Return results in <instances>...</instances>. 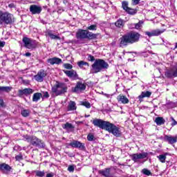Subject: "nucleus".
<instances>
[{
    "instance_id": "f257e3e1",
    "label": "nucleus",
    "mask_w": 177,
    "mask_h": 177,
    "mask_svg": "<svg viewBox=\"0 0 177 177\" xmlns=\"http://www.w3.org/2000/svg\"><path fill=\"white\" fill-rule=\"evenodd\" d=\"M140 39V34L138 32L130 31L124 35H123L118 39L119 48H127L128 45H132L139 42Z\"/></svg>"
},
{
    "instance_id": "f03ea898",
    "label": "nucleus",
    "mask_w": 177,
    "mask_h": 177,
    "mask_svg": "<svg viewBox=\"0 0 177 177\" xmlns=\"http://www.w3.org/2000/svg\"><path fill=\"white\" fill-rule=\"evenodd\" d=\"M107 68H109V64L104 59H97L91 65V74H97V73L107 70Z\"/></svg>"
},
{
    "instance_id": "7ed1b4c3",
    "label": "nucleus",
    "mask_w": 177,
    "mask_h": 177,
    "mask_svg": "<svg viewBox=\"0 0 177 177\" xmlns=\"http://www.w3.org/2000/svg\"><path fill=\"white\" fill-rule=\"evenodd\" d=\"M77 39H96L97 34L92 33L86 30L80 29L76 33Z\"/></svg>"
},
{
    "instance_id": "20e7f679",
    "label": "nucleus",
    "mask_w": 177,
    "mask_h": 177,
    "mask_svg": "<svg viewBox=\"0 0 177 177\" xmlns=\"http://www.w3.org/2000/svg\"><path fill=\"white\" fill-rule=\"evenodd\" d=\"M24 139L26 142L30 143L32 146H35V147H39V149H44L45 147V143L36 136L26 135L24 136Z\"/></svg>"
},
{
    "instance_id": "39448f33",
    "label": "nucleus",
    "mask_w": 177,
    "mask_h": 177,
    "mask_svg": "<svg viewBox=\"0 0 177 177\" xmlns=\"http://www.w3.org/2000/svg\"><path fill=\"white\" fill-rule=\"evenodd\" d=\"M15 16L9 12L0 10V24H13Z\"/></svg>"
},
{
    "instance_id": "423d86ee",
    "label": "nucleus",
    "mask_w": 177,
    "mask_h": 177,
    "mask_svg": "<svg viewBox=\"0 0 177 177\" xmlns=\"http://www.w3.org/2000/svg\"><path fill=\"white\" fill-rule=\"evenodd\" d=\"M67 86L64 83L56 82V84L52 87V93H55L56 96H60L67 92Z\"/></svg>"
},
{
    "instance_id": "0eeeda50",
    "label": "nucleus",
    "mask_w": 177,
    "mask_h": 177,
    "mask_svg": "<svg viewBox=\"0 0 177 177\" xmlns=\"http://www.w3.org/2000/svg\"><path fill=\"white\" fill-rule=\"evenodd\" d=\"M105 131L109 132V133H112L114 136L117 138H120L121 136V131L120 130V127L115 126L113 123H109Z\"/></svg>"
},
{
    "instance_id": "6e6552de",
    "label": "nucleus",
    "mask_w": 177,
    "mask_h": 177,
    "mask_svg": "<svg viewBox=\"0 0 177 177\" xmlns=\"http://www.w3.org/2000/svg\"><path fill=\"white\" fill-rule=\"evenodd\" d=\"M22 42L24 44V46L25 48H27V49H35V48H37L38 46L37 41L28 37H24Z\"/></svg>"
},
{
    "instance_id": "1a4fd4ad",
    "label": "nucleus",
    "mask_w": 177,
    "mask_h": 177,
    "mask_svg": "<svg viewBox=\"0 0 177 177\" xmlns=\"http://www.w3.org/2000/svg\"><path fill=\"white\" fill-rule=\"evenodd\" d=\"M91 122L94 125V127H97V128H100V129H104L106 131L110 122L104 121L102 119L95 118L93 121H91Z\"/></svg>"
},
{
    "instance_id": "9d476101",
    "label": "nucleus",
    "mask_w": 177,
    "mask_h": 177,
    "mask_svg": "<svg viewBox=\"0 0 177 177\" xmlns=\"http://www.w3.org/2000/svg\"><path fill=\"white\" fill-rule=\"evenodd\" d=\"M12 171H13V169L12 168V167H10V165L5 162L0 164V172H1L2 174H5L6 175H8Z\"/></svg>"
},
{
    "instance_id": "9b49d317",
    "label": "nucleus",
    "mask_w": 177,
    "mask_h": 177,
    "mask_svg": "<svg viewBox=\"0 0 177 177\" xmlns=\"http://www.w3.org/2000/svg\"><path fill=\"white\" fill-rule=\"evenodd\" d=\"M149 153L147 152H143L141 153H134L131 156V160L134 161V162H138L139 160H143L145 158H147Z\"/></svg>"
},
{
    "instance_id": "f8f14e48",
    "label": "nucleus",
    "mask_w": 177,
    "mask_h": 177,
    "mask_svg": "<svg viewBox=\"0 0 177 177\" xmlns=\"http://www.w3.org/2000/svg\"><path fill=\"white\" fill-rule=\"evenodd\" d=\"M86 89V85L81 82H77L75 88H72V92L75 93H81L82 91Z\"/></svg>"
},
{
    "instance_id": "ddd939ff",
    "label": "nucleus",
    "mask_w": 177,
    "mask_h": 177,
    "mask_svg": "<svg viewBox=\"0 0 177 177\" xmlns=\"http://www.w3.org/2000/svg\"><path fill=\"white\" fill-rule=\"evenodd\" d=\"M165 31V29L163 30H160V29H156L153 30L151 32L146 31L145 32V35H147L148 37H158V35H161L162 32Z\"/></svg>"
},
{
    "instance_id": "4468645a",
    "label": "nucleus",
    "mask_w": 177,
    "mask_h": 177,
    "mask_svg": "<svg viewBox=\"0 0 177 177\" xmlns=\"http://www.w3.org/2000/svg\"><path fill=\"white\" fill-rule=\"evenodd\" d=\"M32 93H34V90L28 88L19 90L17 95L19 97H23V96H30V95H32Z\"/></svg>"
},
{
    "instance_id": "2eb2a0df",
    "label": "nucleus",
    "mask_w": 177,
    "mask_h": 177,
    "mask_svg": "<svg viewBox=\"0 0 177 177\" xmlns=\"http://www.w3.org/2000/svg\"><path fill=\"white\" fill-rule=\"evenodd\" d=\"M29 10L32 15H39L42 12V7L33 4L30 6Z\"/></svg>"
},
{
    "instance_id": "dca6fc26",
    "label": "nucleus",
    "mask_w": 177,
    "mask_h": 177,
    "mask_svg": "<svg viewBox=\"0 0 177 177\" xmlns=\"http://www.w3.org/2000/svg\"><path fill=\"white\" fill-rule=\"evenodd\" d=\"M64 73L68 77V78H71V80H78V74H77V71L74 70L64 71Z\"/></svg>"
},
{
    "instance_id": "f3484780",
    "label": "nucleus",
    "mask_w": 177,
    "mask_h": 177,
    "mask_svg": "<svg viewBox=\"0 0 177 177\" xmlns=\"http://www.w3.org/2000/svg\"><path fill=\"white\" fill-rule=\"evenodd\" d=\"M45 77H46L45 71H40L38 72L37 75H35V80L37 81V82H42Z\"/></svg>"
},
{
    "instance_id": "a211bd4d",
    "label": "nucleus",
    "mask_w": 177,
    "mask_h": 177,
    "mask_svg": "<svg viewBox=\"0 0 177 177\" xmlns=\"http://www.w3.org/2000/svg\"><path fill=\"white\" fill-rule=\"evenodd\" d=\"M68 146H71V147H75V149H85V145L80 141L74 140L73 142L68 144Z\"/></svg>"
},
{
    "instance_id": "6ab92c4d",
    "label": "nucleus",
    "mask_w": 177,
    "mask_h": 177,
    "mask_svg": "<svg viewBox=\"0 0 177 177\" xmlns=\"http://www.w3.org/2000/svg\"><path fill=\"white\" fill-rule=\"evenodd\" d=\"M47 62L51 64V66H53L54 64H62L63 63V61L62 59L59 57H53L47 59Z\"/></svg>"
},
{
    "instance_id": "aec40b11",
    "label": "nucleus",
    "mask_w": 177,
    "mask_h": 177,
    "mask_svg": "<svg viewBox=\"0 0 177 177\" xmlns=\"http://www.w3.org/2000/svg\"><path fill=\"white\" fill-rule=\"evenodd\" d=\"M165 75L167 78H175L177 77L175 69L172 68L167 69L165 73Z\"/></svg>"
},
{
    "instance_id": "412c9836",
    "label": "nucleus",
    "mask_w": 177,
    "mask_h": 177,
    "mask_svg": "<svg viewBox=\"0 0 177 177\" xmlns=\"http://www.w3.org/2000/svg\"><path fill=\"white\" fill-rule=\"evenodd\" d=\"M163 139H164V141L167 142L169 145H174L176 143V140L175 139V136L165 135Z\"/></svg>"
},
{
    "instance_id": "4be33fe9",
    "label": "nucleus",
    "mask_w": 177,
    "mask_h": 177,
    "mask_svg": "<svg viewBox=\"0 0 177 177\" xmlns=\"http://www.w3.org/2000/svg\"><path fill=\"white\" fill-rule=\"evenodd\" d=\"M151 96V92L150 91H142L138 96V99L140 103H142L144 97H150Z\"/></svg>"
},
{
    "instance_id": "5701e85b",
    "label": "nucleus",
    "mask_w": 177,
    "mask_h": 177,
    "mask_svg": "<svg viewBox=\"0 0 177 177\" xmlns=\"http://www.w3.org/2000/svg\"><path fill=\"white\" fill-rule=\"evenodd\" d=\"M63 129H65L67 132H74V126L71 123L66 122L62 124Z\"/></svg>"
},
{
    "instance_id": "b1692460",
    "label": "nucleus",
    "mask_w": 177,
    "mask_h": 177,
    "mask_svg": "<svg viewBox=\"0 0 177 177\" xmlns=\"http://www.w3.org/2000/svg\"><path fill=\"white\" fill-rule=\"evenodd\" d=\"M118 101L122 104H128V103H129V100L128 99V97L122 95H119L118 96Z\"/></svg>"
},
{
    "instance_id": "393cba45",
    "label": "nucleus",
    "mask_w": 177,
    "mask_h": 177,
    "mask_svg": "<svg viewBox=\"0 0 177 177\" xmlns=\"http://www.w3.org/2000/svg\"><path fill=\"white\" fill-rule=\"evenodd\" d=\"M75 110H77V104L74 101H71L68 104L67 111H75Z\"/></svg>"
},
{
    "instance_id": "a878e982",
    "label": "nucleus",
    "mask_w": 177,
    "mask_h": 177,
    "mask_svg": "<svg viewBox=\"0 0 177 177\" xmlns=\"http://www.w3.org/2000/svg\"><path fill=\"white\" fill-rule=\"evenodd\" d=\"M115 27L118 28H124V26H125V21L122 19H119L115 22Z\"/></svg>"
},
{
    "instance_id": "bb28decb",
    "label": "nucleus",
    "mask_w": 177,
    "mask_h": 177,
    "mask_svg": "<svg viewBox=\"0 0 177 177\" xmlns=\"http://www.w3.org/2000/svg\"><path fill=\"white\" fill-rule=\"evenodd\" d=\"M46 35L50 37V39H60V36L59 35H54L52 30H47Z\"/></svg>"
},
{
    "instance_id": "cd10ccee",
    "label": "nucleus",
    "mask_w": 177,
    "mask_h": 177,
    "mask_svg": "<svg viewBox=\"0 0 177 177\" xmlns=\"http://www.w3.org/2000/svg\"><path fill=\"white\" fill-rule=\"evenodd\" d=\"M100 174L105 177H111V174L110 173V169H105L100 170Z\"/></svg>"
},
{
    "instance_id": "c85d7f7f",
    "label": "nucleus",
    "mask_w": 177,
    "mask_h": 177,
    "mask_svg": "<svg viewBox=\"0 0 177 177\" xmlns=\"http://www.w3.org/2000/svg\"><path fill=\"white\" fill-rule=\"evenodd\" d=\"M42 97V93H35L33 94L32 102H38Z\"/></svg>"
},
{
    "instance_id": "c756f323",
    "label": "nucleus",
    "mask_w": 177,
    "mask_h": 177,
    "mask_svg": "<svg viewBox=\"0 0 177 177\" xmlns=\"http://www.w3.org/2000/svg\"><path fill=\"white\" fill-rule=\"evenodd\" d=\"M155 122L158 125H162L163 124H165V120L162 117H158L155 120Z\"/></svg>"
},
{
    "instance_id": "7c9ffc66",
    "label": "nucleus",
    "mask_w": 177,
    "mask_h": 177,
    "mask_svg": "<svg viewBox=\"0 0 177 177\" xmlns=\"http://www.w3.org/2000/svg\"><path fill=\"white\" fill-rule=\"evenodd\" d=\"M30 113H31L30 109H22L21 111V114L23 117H28L30 115Z\"/></svg>"
},
{
    "instance_id": "2f4dec72",
    "label": "nucleus",
    "mask_w": 177,
    "mask_h": 177,
    "mask_svg": "<svg viewBox=\"0 0 177 177\" xmlns=\"http://www.w3.org/2000/svg\"><path fill=\"white\" fill-rule=\"evenodd\" d=\"M77 66L80 68H84V66H87L88 67H89V63L86 62L85 61H80L77 62Z\"/></svg>"
},
{
    "instance_id": "473e14b6",
    "label": "nucleus",
    "mask_w": 177,
    "mask_h": 177,
    "mask_svg": "<svg viewBox=\"0 0 177 177\" xmlns=\"http://www.w3.org/2000/svg\"><path fill=\"white\" fill-rule=\"evenodd\" d=\"M12 91V87L10 86H0V93L1 92H10Z\"/></svg>"
},
{
    "instance_id": "72a5a7b5",
    "label": "nucleus",
    "mask_w": 177,
    "mask_h": 177,
    "mask_svg": "<svg viewBox=\"0 0 177 177\" xmlns=\"http://www.w3.org/2000/svg\"><path fill=\"white\" fill-rule=\"evenodd\" d=\"M125 12H127V13H128L129 15H136V13H138V10L129 7V9L127 10Z\"/></svg>"
},
{
    "instance_id": "f704fd0d",
    "label": "nucleus",
    "mask_w": 177,
    "mask_h": 177,
    "mask_svg": "<svg viewBox=\"0 0 177 177\" xmlns=\"http://www.w3.org/2000/svg\"><path fill=\"white\" fill-rule=\"evenodd\" d=\"M35 176L38 177H44L45 176V171H39L37 170L35 171Z\"/></svg>"
},
{
    "instance_id": "c9c22d12",
    "label": "nucleus",
    "mask_w": 177,
    "mask_h": 177,
    "mask_svg": "<svg viewBox=\"0 0 177 177\" xmlns=\"http://www.w3.org/2000/svg\"><path fill=\"white\" fill-rule=\"evenodd\" d=\"M142 24H143V21H140L137 24H132L131 26H133L134 28H136V30H139L140 28V27H142Z\"/></svg>"
},
{
    "instance_id": "e433bc0d",
    "label": "nucleus",
    "mask_w": 177,
    "mask_h": 177,
    "mask_svg": "<svg viewBox=\"0 0 177 177\" xmlns=\"http://www.w3.org/2000/svg\"><path fill=\"white\" fill-rule=\"evenodd\" d=\"M157 158H158L160 162H165V160H167V155H159L157 156Z\"/></svg>"
},
{
    "instance_id": "4c0bfd02",
    "label": "nucleus",
    "mask_w": 177,
    "mask_h": 177,
    "mask_svg": "<svg viewBox=\"0 0 177 177\" xmlns=\"http://www.w3.org/2000/svg\"><path fill=\"white\" fill-rule=\"evenodd\" d=\"M129 3L127 1H124L122 2V7L124 10H127L129 9V7H128Z\"/></svg>"
},
{
    "instance_id": "58836bf2",
    "label": "nucleus",
    "mask_w": 177,
    "mask_h": 177,
    "mask_svg": "<svg viewBox=\"0 0 177 177\" xmlns=\"http://www.w3.org/2000/svg\"><path fill=\"white\" fill-rule=\"evenodd\" d=\"M87 30H89L90 31H96V30H97V25H91L87 27Z\"/></svg>"
},
{
    "instance_id": "ea45409f",
    "label": "nucleus",
    "mask_w": 177,
    "mask_h": 177,
    "mask_svg": "<svg viewBox=\"0 0 177 177\" xmlns=\"http://www.w3.org/2000/svg\"><path fill=\"white\" fill-rule=\"evenodd\" d=\"M142 173L144 175H147V176H150V175H151V171H150V170L147 169H143L142 170Z\"/></svg>"
},
{
    "instance_id": "a19ab883",
    "label": "nucleus",
    "mask_w": 177,
    "mask_h": 177,
    "mask_svg": "<svg viewBox=\"0 0 177 177\" xmlns=\"http://www.w3.org/2000/svg\"><path fill=\"white\" fill-rule=\"evenodd\" d=\"M87 140H88V142H93V140H95V136L92 133H88L87 136Z\"/></svg>"
},
{
    "instance_id": "79ce46f5",
    "label": "nucleus",
    "mask_w": 177,
    "mask_h": 177,
    "mask_svg": "<svg viewBox=\"0 0 177 177\" xmlns=\"http://www.w3.org/2000/svg\"><path fill=\"white\" fill-rule=\"evenodd\" d=\"M82 105L84 106V107H86V109H91V103H89L88 102H82Z\"/></svg>"
},
{
    "instance_id": "37998d69",
    "label": "nucleus",
    "mask_w": 177,
    "mask_h": 177,
    "mask_svg": "<svg viewBox=\"0 0 177 177\" xmlns=\"http://www.w3.org/2000/svg\"><path fill=\"white\" fill-rule=\"evenodd\" d=\"M64 68H66V70H71V68H73V65L71 64H64Z\"/></svg>"
},
{
    "instance_id": "c03bdc74",
    "label": "nucleus",
    "mask_w": 177,
    "mask_h": 177,
    "mask_svg": "<svg viewBox=\"0 0 177 177\" xmlns=\"http://www.w3.org/2000/svg\"><path fill=\"white\" fill-rule=\"evenodd\" d=\"M87 59L88 62H95V57H93L92 55H88Z\"/></svg>"
},
{
    "instance_id": "a18cd8bd",
    "label": "nucleus",
    "mask_w": 177,
    "mask_h": 177,
    "mask_svg": "<svg viewBox=\"0 0 177 177\" xmlns=\"http://www.w3.org/2000/svg\"><path fill=\"white\" fill-rule=\"evenodd\" d=\"M139 2H140V0H132L131 5L136 6V5H139Z\"/></svg>"
},
{
    "instance_id": "49530a36",
    "label": "nucleus",
    "mask_w": 177,
    "mask_h": 177,
    "mask_svg": "<svg viewBox=\"0 0 177 177\" xmlns=\"http://www.w3.org/2000/svg\"><path fill=\"white\" fill-rule=\"evenodd\" d=\"M74 169H75L74 165H69L68 167V172H74Z\"/></svg>"
},
{
    "instance_id": "de8ad7c7",
    "label": "nucleus",
    "mask_w": 177,
    "mask_h": 177,
    "mask_svg": "<svg viewBox=\"0 0 177 177\" xmlns=\"http://www.w3.org/2000/svg\"><path fill=\"white\" fill-rule=\"evenodd\" d=\"M15 159L17 161H21V160H23V156L17 155L15 156Z\"/></svg>"
},
{
    "instance_id": "09e8293b",
    "label": "nucleus",
    "mask_w": 177,
    "mask_h": 177,
    "mask_svg": "<svg viewBox=\"0 0 177 177\" xmlns=\"http://www.w3.org/2000/svg\"><path fill=\"white\" fill-rule=\"evenodd\" d=\"M171 120L172 121L171 126L175 127V125L177 124L176 120H175V119L173 117H171Z\"/></svg>"
},
{
    "instance_id": "8fccbe9b",
    "label": "nucleus",
    "mask_w": 177,
    "mask_h": 177,
    "mask_svg": "<svg viewBox=\"0 0 177 177\" xmlns=\"http://www.w3.org/2000/svg\"><path fill=\"white\" fill-rule=\"evenodd\" d=\"M44 97H46V99H48V97H49V93H48L47 91L44 93Z\"/></svg>"
},
{
    "instance_id": "3c124183",
    "label": "nucleus",
    "mask_w": 177,
    "mask_h": 177,
    "mask_svg": "<svg viewBox=\"0 0 177 177\" xmlns=\"http://www.w3.org/2000/svg\"><path fill=\"white\" fill-rule=\"evenodd\" d=\"M53 176H55V173L51 172V173L47 174L46 177H53Z\"/></svg>"
},
{
    "instance_id": "603ef678",
    "label": "nucleus",
    "mask_w": 177,
    "mask_h": 177,
    "mask_svg": "<svg viewBox=\"0 0 177 177\" xmlns=\"http://www.w3.org/2000/svg\"><path fill=\"white\" fill-rule=\"evenodd\" d=\"M8 8H10V9H12L13 8H16V6L15 5V3H11L8 5Z\"/></svg>"
},
{
    "instance_id": "864d4df0",
    "label": "nucleus",
    "mask_w": 177,
    "mask_h": 177,
    "mask_svg": "<svg viewBox=\"0 0 177 177\" xmlns=\"http://www.w3.org/2000/svg\"><path fill=\"white\" fill-rule=\"evenodd\" d=\"M6 44V43L5 41H0V48H3V46H5Z\"/></svg>"
},
{
    "instance_id": "5fc2aeb1",
    "label": "nucleus",
    "mask_w": 177,
    "mask_h": 177,
    "mask_svg": "<svg viewBox=\"0 0 177 177\" xmlns=\"http://www.w3.org/2000/svg\"><path fill=\"white\" fill-rule=\"evenodd\" d=\"M104 96H106V97H107L108 99H109V97H111V95H110V94H107V93H103Z\"/></svg>"
},
{
    "instance_id": "6e6d98bb",
    "label": "nucleus",
    "mask_w": 177,
    "mask_h": 177,
    "mask_svg": "<svg viewBox=\"0 0 177 177\" xmlns=\"http://www.w3.org/2000/svg\"><path fill=\"white\" fill-rule=\"evenodd\" d=\"M0 106L3 107V100L0 99Z\"/></svg>"
},
{
    "instance_id": "4d7b16f0",
    "label": "nucleus",
    "mask_w": 177,
    "mask_h": 177,
    "mask_svg": "<svg viewBox=\"0 0 177 177\" xmlns=\"http://www.w3.org/2000/svg\"><path fill=\"white\" fill-rule=\"evenodd\" d=\"M24 56H26V57H30V56H31L30 53H26Z\"/></svg>"
},
{
    "instance_id": "13d9d810",
    "label": "nucleus",
    "mask_w": 177,
    "mask_h": 177,
    "mask_svg": "<svg viewBox=\"0 0 177 177\" xmlns=\"http://www.w3.org/2000/svg\"><path fill=\"white\" fill-rule=\"evenodd\" d=\"M129 28H131V29L135 28V26H132V24H131L129 25Z\"/></svg>"
},
{
    "instance_id": "bf43d9fd",
    "label": "nucleus",
    "mask_w": 177,
    "mask_h": 177,
    "mask_svg": "<svg viewBox=\"0 0 177 177\" xmlns=\"http://www.w3.org/2000/svg\"><path fill=\"white\" fill-rule=\"evenodd\" d=\"M174 71L176 73V75L177 76V66L175 68Z\"/></svg>"
},
{
    "instance_id": "052dcab7",
    "label": "nucleus",
    "mask_w": 177,
    "mask_h": 177,
    "mask_svg": "<svg viewBox=\"0 0 177 177\" xmlns=\"http://www.w3.org/2000/svg\"><path fill=\"white\" fill-rule=\"evenodd\" d=\"M86 118H88V117H91V115H85L84 116Z\"/></svg>"
},
{
    "instance_id": "680f3d73",
    "label": "nucleus",
    "mask_w": 177,
    "mask_h": 177,
    "mask_svg": "<svg viewBox=\"0 0 177 177\" xmlns=\"http://www.w3.org/2000/svg\"><path fill=\"white\" fill-rule=\"evenodd\" d=\"M174 139L176 140V142H177V135H176V136H174Z\"/></svg>"
},
{
    "instance_id": "e2e57ef3",
    "label": "nucleus",
    "mask_w": 177,
    "mask_h": 177,
    "mask_svg": "<svg viewBox=\"0 0 177 177\" xmlns=\"http://www.w3.org/2000/svg\"><path fill=\"white\" fill-rule=\"evenodd\" d=\"M174 49H177V42L175 43V47H174Z\"/></svg>"
},
{
    "instance_id": "0e129e2a",
    "label": "nucleus",
    "mask_w": 177,
    "mask_h": 177,
    "mask_svg": "<svg viewBox=\"0 0 177 177\" xmlns=\"http://www.w3.org/2000/svg\"><path fill=\"white\" fill-rule=\"evenodd\" d=\"M133 73H135L136 74H138V71H135V72H132L131 74H133Z\"/></svg>"
},
{
    "instance_id": "69168bd1",
    "label": "nucleus",
    "mask_w": 177,
    "mask_h": 177,
    "mask_svg": "<svg viewBox=\"0 0 177 177\" xmlns=\"http://www.w3.org/2000/svg\"><path fill=\"white\" fill-rule=\"evenodd\" d=\"M170 104H172V106H175L174 103H171Z\"/></svg>"
},
{
    "instance_id": "338daca9",
    "label": "nucleus",
    "mask_w": 177,
    "mask_h": 177,
    "mask_svg": "<svg viewBox=\"0 0 177 177\" xmlns=\"http://www.w3.org/2000/svg\"><path fill=\"white\" fill-rule=\"evenodd\" d=\"M80 124H82V122H80Z\"/></svg>"
},
{
    "instance_id": "774afa93",
    "label": "nucleus",
    "mask_w": 177,
    "mask_h": 177,
    "mask_svg": "<svg viewBox=\"0 0 177 177\" xmlns=\"http://www.w3.org/2000/svg\"><path fill=\"white\" fill-rule=\"evenodd\" d=\"M165 45H168V44L166 43V44H165Z\"/></svg>"
}]
</instances>
